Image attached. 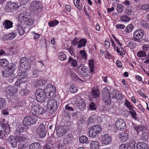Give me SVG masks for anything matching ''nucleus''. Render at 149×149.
I'll list each match as a JSON object with an SVG mask.
<instances>
[{
    "label": "nucleus",
    "mask_w": 149,
    "mask_h": 149,
    "mask_svg": "<svg viewBox=\"0 0 149 149\" xmlns=\"http://www.w3.org/2000/svg\"><path fill=\"white\" fill-rule=\"evenodd\" d=\"M17 31L19 33V34L21 35H23L25 33L24 29L22 28L21 25H19L18 26Z\"/></svg>",
    "instance_id": "5fc2aeb1"
},
{
    "label": "nucleus",
    "mask_w": 149,
    "mask_h": 149,
    "mask_svg": "<svg viewBox=\"0 0 149 149\" xmlns=\"http://www.w3.org/2000/svg\"><path fill=\"white\" fill-rule=\"evenodd\" d=\"M13 70L10 71L6 68L2 71V74L3 77H7L14 74Z\"/></svg>",
    "instance_id": "4be33fe9"
},
{
    "label": "nucleus",
    "mask_w": 149,
    "mask_h": 149,
    "mask_svg": "<svg viewBox=\"0 0 149 149\" xmlns=\"http://www.w3.org/2000/svg\"><path fill=\"white\" fill-rule=\"evenodd\" d=\"M18 8V6L15 3H12L10 1H8L5 7V10L6 12L10 13L13 12Z\"/></svg>",
    "instance_id": "9d476101"
},
{
    "label": "nucleus",
    "mask_w": 149,
    "mask_h": 149,
    "mask_svg": "<svg viewBox=\"0 0 149 149\" xmlns=\"http://www.w3.org/2000/svg\"><path fill=\"white\" fill-rule=\"evenodd\" d=\"M91 149H99V144L97 141H91L90 143Z\"/></svg>",
    "instance_id": "bb28decb"
},
{
    "label": "nucleus",
    "mask_w": 149,
    "mask_h": 149,
    "mask_svg": "<svg viewBox=\"0 0 149 149\" xmlns=\"http://www.w3.org/2000/svg\"><path fill=\"white\" fill-rule=\"evenodd\" d=\"M26 81V79L22 80L21 78L18 79L15 84V86H18L24 83Z\"/></svg>",
    "instance_id": "de8ad7c7"
},
{
    "label": "nucleus",
    "mask_w": 149,
    "mask_h": 149,
    "mask_svg": "<svg viewBox=\"0 0 149 149\" xmlns=\"http://www.w3.org/2000/svg\"><path fill=\"white\" fill-rule=\"evenodd\" d=\"M46 83V81L42 79H40L38 80L36 82V84L39 87H41L44 85Z\"/></svg>",
    "instance_id": "a18cd8bd"
},
{
    "label": "nucleus",
    "mask_w": 149,
    "mask_h": 149,
    "mask_svg": "<svg viewBox=\"0 0 149 149\" xmlns=\"http://www.w3.org/2000/svg\"><path fill=\"white\" fill-rule=\"evenodd\" d=\"M9 141H10L12 146L13 148L17 146V139L13 137H10Z\"/></svg>",
    "instance_id": "e433bc0d"
},
{
    "label": "nucleus",
    "mask_w": 149,
    "mask_h": 149,
    "mask_svg": "<svg viewBox=\"0 0 149 149\" xmlns=\"http://www.w3.org/2000/svg\"><path fill=\"white\" fill-rule=\"evenodd\" d=\"M22 72L20 73L18 75L19 78H21L22 80L26 79L27 81V77L28 76V73L26 71H23Z\"/></svg>",
    "instance_id": "2f4dec72"
},
{
    "label": "nucleus",
    "mask_w": 149,
    "mask_h": 149,
    "mask_svg": "<svg viewBox=\"0 0 149 149\" xmlns=\"http://www.w3.org/2000/svg\"><path fill=\"white\" fill-rule=\"evenodd\" d=\"M52 144L49 143H47L44 146L43 149H52Z\"/></svg>",
    "instance_id": "774afa93"
},
{
    "label": "nucleus",
    "mask_w": 149,
    "mask_h": 149,
    "mask_svg": "<svg viewBox=\"0 0 149 149\" xmlns=\"http://www.w3.org/2000/svg\"><path fill=\"white\" fill-rule=\"evenodd\" d=\"M37 133L39 135L40 138L44 137L45 136L47 130L45 129V125L43 123L41 124L37 129Z\"/></svg>",
    "instance_id": "ddd939ff"
},
{
    "label": "nucleus",
    "mask_w": 149,
    "mask_h": 149,
    "mask_svg": "<svg viewBox=\"0 0 149 149\" xmlns=\"http://www.w3.org/2000/svg\"><path fill=\"white\" fill-rule=\"evenodd\" d=\"M143 30L140 29H138L134 32L132 39L135 41L140 42H141L140 39L143 38Z\"/></svg>",
    "instance_id": "1a4fd4ad"
},
{
    "label": "nucleus",
    "mask_w": 149,
    "mask_h": 149,
    "mask_svg": "<svg viewBox=\"0 0 149 149\" xmlns=\"http://www.w3.org/2000/svg\"><path fill=\"white\" fill-rule=\"evenodd\" d=\"M36 120V118L32 116H27L24 118L22 123L23 124L26 125L28 126L33 124Z\"/></svg>",
    "instance_id": "f8f14e48"
},
{
    "label": "nucleus",
    "mask_w": 149,
    "mask_h": 149,
    "mask_svg": "<svg viewBox=\"0 0 149 149\" xmlns=\"http://www.w3.org/2000/svg\"><path fill=\"white\" fill-rule=\"evenodd\" d=\"M57 102L55 99H50L47 102V106L49 108V112L52 114L54 113L57 111L58 107Z\"/></svg>",
    "instance_id": "423d86ee"
},
{
    "label": "nucleus",
    "mask_w": 149,
    "mask_h": 149,
    "mask_svg": "<svg viewBox=\"0 0 149 149\" xmlns=\"http://www.w3.org/2000/svg\"><path fill=\"white\" fill-rule=\"evenodd\" d=\"M58 57L61 61H64L67 59L66 55L62 52H60L59 54Z\"/></svg>",
    "instance_id": "4d7b16f0"
},
{
    "label": "nucleus",
    "mask_w": 149,
    "mask_h": 149,
    "mask_svg": "<svg viewBox=\"0 0 149 149\" xmlns=\"http://www.w3.org/2000/svg\"><path fill=\"white\" fill-rule=\"evenodd\" d=\"M29 127L26 125L20 124L17 127L15 130V132L16 134L21 133L27 131Z\"/></svg>",
    "instance_id": "dca6fc26"
},
{
    "label": "nucleus",
    "mask_w": 149,
    "mask_h": 149,
    "mask_svg": "<svg viewBox=\"0 0 149 149\" xmlns=\"http://www.w3.org/2000/svg\"><path fill=\"white\" fill-rule=\"evenodd\" d=\"M55 130H56L57 135L61 137L65 135L68 130L66 129L65 126L59 125L55 127Z\"/></svg>",
    "instance_id": "9b49d317"
},
{
    "label": "nucleus",
    "mask_w": 149,
    "mask_h": 149,
    "mask_svg": "<svg viewBox=\"0 0 149 149\" xmlns=\"http://www.w3.org/2000/svg\"><path fill=\"white\" fill-rule=\"evenodd\" d=\"M129 113H130L134 119H135L136 118L137 114L135 111L134 110V109L132 110H130L129 111Z\"/></svg>",
    "instance_id": "69168bd1"
},
{
    "label": "nucleus",
    "mask_w": 149,
    "mask_h": 149,
    "mask_svg": "<svg viewBox=\"0 0 149 149\" xmlns=\"http://www.w3.org/2000/svg\"><path fill=\"white\" fill-rule=\"evenodd\" d=\"M44 91L48 98L53 97L56 95V88L54 85L50 84L47 85Z\"/></svg>",
    "instance_id": "7ed1b4c3"
},
{
    "label": "nucleus",
    "mask_w": 149,
    "mask_h": 149,
    "mask_svg": "<svg viewBox=\"0 0 149 149\" xmlns=\"http://www.w3.org/2000/svg\"><path fill=\"white\" fill-rule=\"evenodd\" d=\"M16 36V32H12L5 35L6 37L9 40H11L13 39Z\"/></svg>",
    "instance_id": "ea45409f"
},
{
    "label": "nucleus",
    "mask_w": 149,
    "mask_h": 149,
    "mask_svg": "<svg viewBox=\"0 0 149 149\" xmlns=\"http://www.w3.org/2000/svg\"><path fill=\"white\" fill-rule=\"evenodd\" d=\"M100 92L97 89L93 90L91 93V95L92 96L93 98L95 99L96 102L99 101Z\"/></svg>",
    "instance_id": "6ab92c4d"
},
{
    "label": "nucleus",
    "mask_w": 149,
    "mask_h": 149,
    "mask_svg": "<svg viewBox=\"0 0 149 149\" xmlns=\"http://www.w3.org/2000/svg\"><path fill=\"white\" fill-rule=\"evenodd\" d=\"M59 23V22L56 19L53 20L49 21L48 22V25L50 27H53L56 26Z\"/></svg>",
    "instance_id": "c03bdc74"
},
{
    "label": "nucleus",
    "mask_w": 149,
    "mask_h": 149,
    "mask_svg": "<svg viewBox=\"0 0 149 149\" xmlns=\"http://www.w3.org/2000/svg\"><path fill=\"white\" fill-rule=\"evenodd\" d=\"M80 2V0H74V5L79 10H81V6L79 5Z\"/></svg>",
    "instance_id": "e2e57ef3"
},
{
    "label": "nucleus",
    "mask_w": 149,
    "mask_h": 149,
    "mask_svg": "<svg viewBox=\"0 0 149 149\" xmlns=\"http://www.w3.org/2000/svg\"><path fill=\"white\" fill-rule=\"evenodd\" d=\"M134 26L132 24H129L126 27L125 31L127 33H129L132 30Z\"/></svg>",
    "instance_id": "bf43d9fd"
},
{
    "label": "nucleus",
    "mask_w": 149,
    "mask_h": 149,
    "mask_svg": "<svg viewBox=\"0 0 149 149\" xmlns=\"http://www.w3.org/2000/svg\"><path fill=\"white\" fill-rule=\"evenodd\" d=\"M6 68L10 71L11 70H13L14 72V70L17 67L15 64L13 63H8Z\"/></svg>",
    "instance_id": "c9c22d12"
},
{
    "label": "nucleus",
    "mask_w": 149,
    "mask_h": 149,
    "mask_svg": "<svg viewBox=\"0 0 149 149\" xmlns=\"http://www.w3.org/2000/svg\"><path fill=\"white\" fill-rule=\"evenodd\" d=\"M6 101L4 98L0 97V109L5 107L6 106Z\"/></svg>",
    "instance_id": "4c0bfd02"
},
{
    "label": "nucleus",
    "mask_w": 149,
    "mask_h": 149,
    "mask_svg": "<svg viewBox=\"0 0 149 149\" xmlns=\"http://www.w3.org/2000/svg\"><path fill=\"white\" fill-rule=\"evenodd\" d=\"M148 134L146 132H143V133L141 136V139L145 141H146L148 139Z\"/></svg>",
    "instance_id": "864d4df0"
},
{
    "label": "nucleus",
    "mask_w": 149,
    "mask_h": 149,
    "mask_svg": "<svg viewBox=\"0 0 149 149\" xmlns=\"http://www.w3.org/2000/svg\"><path fill=\"white\" fill-rule=\"evenodd\" d=\"M67 63L68 64H70L72 66L74 67H76L78 65V63L77 60L70 56H69L68 58V60Z\"/></svg>",
    "instance_id": "b1692460"
},
{
    "label": "nucleus",
    "mask_w": 149,
    "mask_h": 149,
    "mask_svg": "<svg viewBox=\"0 0 149 149\" xmlns=\"http://www.w3.org/2000/svg\"><path fill=\"white\" fill-rule=\"evenodd\" d=\"M42 147L41 145L38 142L33 143L29 146V149H41Z\"/></svg>",
    "instance_id": "a878e982"
},
{
    "label": "nucleus",
    "mask_w": 149,
    "mask_h": 149,
    "mask_svg": "<svg viewBox=\"0 0 149 149\" xmlns=\"http://www.w3.org/2000/svg\"><path fill=\"white\" fill-rule=\"evenodd\" d=\"M132 7H129L128 6L126 10H125V14L127 15H130L132 14Z\"/></svg>",
    "instance_id": "37998d69"
},
{
    "label": "nucleus",
    "mask_w": 149,
    "mask_h": 149,
    "mask_svg": "<svg viewBox=\"0 0 149 149\" xmlns=\"http://www.w3.org/2000/svg\"><path fill=\"white\" fill-rule=\"evenodd\" d=\"M70 74L72 78L74 79V80L77 81L78 79L81 80L75 72L72 70L70 71Z\"/></svg>",
    "instance_id": "8fccbe9b"
},
{
    "label": "nucleus",
    "mask_w": 149,
    "mask_h": 149,
    "mask_svg": "<svg viewBox=\"0 0 149 149\" xmlns=\"http://www.w3.org/2000/svg\"><path fill=\"white\" fill-rule=\"evenodd\" d=\"M115 125L118 130H122L126 128V126L124 120L122 119H118L115 123Z\"/></svg>",
    "instance_id": "2eb2a0df"
},
{
    "label": "nucleus",
    "mask_w": 149,
    "mask_h": 149,
    "mask_svg": "<svg viewBox=\"0 0 149 149\" xmlns=\"http://www.w3.org/2000/svg\"><path fill=\"white\" fill-rule=\"evenodd\" d=\"M31 112L33 115H39L44 114L46 110L42 107L39 104H33Z\"/></svg>",
    "instance_id": "20e7f679"
},
{
    "label": "nucleus",
    "mask_w": 149,
    "mask_h": 149,
    "mask_svg": "<svg viewBox=\"0 0 149 149\" xmlns=\"http://www.w3.org/2000/svg\"><path fill=\"white\" fill-rule=\"evenodd\" d=\"M70 90L72 93H74L77 91L78 88L74 85L71 84L70 86Z\"/></svg>",
    "instance_id": "6e6d98bb"
},
{
    "label": "nucleus",
    "mask_w": 149,
    "mask_h": 149,
    "mask_svg": "<svg viewBox=\"0 0 149 149\" xmlns=\"http://www.w3.org/2000/svg\"><path fill=\"white\" fill-rule=\"evenodd\" d=\"M18 91V88L14 86H8L5 89L8 96L10 98H12L17 93Z\"/></svg>",
    "instance_id": "6e6552de"
},
{
    "label": "nucleus",
    "mask_w": 149,
    "mask_h": 149,
    "mask_svg": "<svg viewBox=\"0 0 149 149\" xmlns=\"http://www.w3.org/2000/svg\"><path fill=\"white\" fill-rule=\"evenodd\" d=\"M32 76L34 77H37L40 76L42 73L41 70L36 69H33L32 70Z\"/></svg>",
    "instance_id": "7c9ffc66"
},
{
    "label": "nucleus",
    "mask_w": 149,
    "mask_h": 149,
    "mask_svg": "<svg viewBox=\"0 0 149 149\" xmlns=\"http://www.w3.org/2000/svg\"><path fill=\"white\" fill-rule=\"evenodd\" d=\"M66 50L70 53L71 56H74L75 54L74 52L75 49L73 46H70L69 47L67 48Z\"/></svg>",
    "instance_id": "79ce46f5"
},
{
    "label": "nucleus",
    "mask_w": 149,
    "mask_h": 149,
    "mask_svg": "<svg viewBox=\"0 0 149 149\" xmlns=\"http://www.w3.org/2000/svg\"><path fill=\"white\" fill-rule=\"evenodd\" d=\"M30 13L27 12H23L19 15L18 18L26 24V27H29L30 25H32L34 24V19L31 18Z\"/></svg>",
    "instance_id": "f257e3e1"
},
{
    "label": "nucleus",
    "mask_w": 149,
    "mask_h": 149,
    "mask_svg": "<svg viewBox=\"0 0 149 149\" xmlns=\"http://www.w3.org/2000/svg\"><path fill=\"white\" fill-rule=\"evenodd\" d=\"M8 64V61L6 59H0V65L6 67Z\"/></svg>",
    "instance_id": "09e8293b"
},
{
    "label": "nucleus",
    "mask_w": 149,
    "mask_h": 149,
    "mask_svg": "<svg viewBox=\"0 0 149 149\" xmlns=\"http://www.w3.org/2000/svg\"><path fill=\"white\" fill-rule=\"evenodd\" d=\"M124 105L130 110H132L134 109L133 106L132 105L131 103L127 100H125Z\"/></svg>",
    "instance_id": "a19ab883"
},
{
    "label": "nucleus",
    "mask_w": 149,
    "mask_h": 149,
    "mask_svg": "<svg viewBox=\"0 0 149 149\" xmlns=\"http://www.w3.org/2000/svg\"><path fill=\"white\" fill-rule=\"evenodd\" d=\"M119 137L121 142L125 141L128 138V133L127 132H123L120 134Z\"/></svg>",
    "instance_id": "412c9836"
},
{
    "label": "nucleus",
    "mask_w": 149,
    "mask_h": 149,
    "mask_svg": "<svg viewBox=\"0 0 149 149\" xmlns=\"http://www.w3.org/2000/svg\"><path fill=\"white\" fill-rule=\"evenodd\" d=\"M72 106H73L72 104H68L65 106V109L66 110L70 111H73L74 108Z\"/></svg>",
    "instance_id": "13d9d810"
},
{
    "label": "nucleus",
    "mask_w": 149,
    "mask_h": 149,
    "mask_svg": "<svg viewBox=\"0 0 149 149\" xmlns=\"http://www.w3.org/2000/svg\"><path fill=\"white\" fill-rule=\"evenodd\" d=\"M13 23L11 21L8 19L5 20L3 23L4 28L7 29L12 28L13 26Z\"/></svg>",
    "instance_id": "393cba45"
},
{
    "label": "nucleus",
    "mask_w": 149,
    "mask_h": 149,
    "mask_svg": "<svg viewBox=\"0 0 149 149\" xmlns=\"http://www.w3.org/2000/svg\"><path fill=\"white\" fill-rule=\"evenodd\" d=\"M31 6L34 10L37 11L38 13L42 10V6L40 2L38 1L34 0L31 3Z\"/></svg>",
    "instance_id": "4468645a"
},
{
    "label": "nucleus",
    "mask_w": 149,
    "mask_h": 149,
    "mask_svg": "<svg viewBox=\"0 0 149 149\" xmlns=\"http://www.w3.org/2000/svg\"><path fill=\"white\" fill-rule=\"evenodd\" d=\"M74 138L72 133H69L65 137L63 140V143L65 144H70L73 141Z\"/></svg>",
    "instance_id": "aec40b11"
},
{
    "label": "nucleus",
    "mask_w": 149,
    "mask_h": 149,
    "mask_svg": "<svg viewBox=\"0 0 149 149\" xmlns=\"http://www.w3.org/2000/svg\"><path fill=\"white\" fill-rule=\"evenodd\" d=\"M148 147L147 144L144 142H138L136 143V148L138 149H141Z\"/></svg>",
    "instance_id": "f704fd0d"
},
{
    "label": "nucleus",
    "mask_w": 149,
    "mask_h": 149,
    "mask_svg": "<svg viewBox=\"0 0 149 149\" xmlns=\"http://www.w3.org/2000/svg\"><path fill=\"white\" fill-rule=\"evenodd\" d=\"M79 141L81 143L88 144L89 143V141L88 137L85 135H83L79 137Z\"/></svg>",
    "instance_id": "c85d7f7f"
},
{
    "label": "nucleus",
    "mask_w": 149,
    "mask_h": 149,
    "mask_svg": "<svg viewBox=\"0 0 149 149\" xmlns=\"http://www.w3.org/2000/svg\"><path fill=\"white\" fill-rule=\"evenodd\" d=\"M77 106L81 111H84L86 109V104L85 102L83 100L81 102L78 103L77 104Z\"/></svg>",
    "instance_id": "72a5a7b5"
},
{
    "label": "nucleus",
    "mask_w": 149,
    "mask_h": 149,
    "mask_svg": "<svg viewBox=\"0 0 149 149\" xmlns=\"http://www.w3.org/2000/svg\"><path fill=\"white\" fill-rule=\"evenodd\" d=\"M124 8L123 5L120 4H118L116 7L117 12L118 13H120L123 11Z\"/></svg>",
    "instance_id": "3c124183"
},
{
    "label": "nucleus",
    "mask_w": 149,
    "mask_h": 149,
    "mask_svg": "<svg viewBox=\"0 0 149 149\" xmlns=\"http://www.w3.org/2000/svg\"><path fill=\"white\" fill-rule=\"evenodd\" d=\"M102 98L103 101L107 104H111V100L109 91L108 89L105 87L102 91Z\"/></svg>",
    "instance_id": "0eeeda50"
},
{
    "label": "nucleus",
    "mask_w": 149,
    "mask_h": 149,
    "mask_svg": "<svg viewBox=\"0 0 149 149\" xmlns=\"http://www.w3.org/2000/svg\"><path fill=\"white\" fill-rule=\"evenodd\" d=\"M30 62H27L26 63V65L24 64L22 66H19L20 69H21L22 71H27L29 69H30L31 67Z\"/></svg>",
    "instance_id": "c756f323"
},
{
    "label": "nucleus",
    "mask_w": 149,
    "mask_h": 149,
    "mask_svg": "<svg viewBox=\"0 0 149 149\" xmlns=\"http://www.w3.org/2000/svg\"><path fill=\"white\" fill-rule=\"evenodd\" d=\"M86 42L87 40L86 39H81L78 42L77 47L80 48L83 46H85Z\"/></svg>",
    "instance_id": "473e14b6"
},
{
    "label": "nucleus",
    "mask_w": 149,
    "mask_h": 149,
    "mask_svg": "<svg viewBox=\"0 0 149 149\" xmlns=\"http://www.w3.org/2000/svg\"><path fill=\"white\" fill-rule=\"evenodd\" d=\"M29 62L28 59L26 57H23L21 58L20 60L19 61L20 66L25 64L26 63Z\"/></svg>",
    "instance_id": "603ef678"
},
{
    "label": "nucleus",
    "mask_w": 149,
    "mask_h": 149,
    "mask_svg": "<svg viewBox=\"0 0 149 149\" xmlns=\"http://www.w3.org/2000/svg\"><path fill=\"white\" fill-rule=\"evenodd\" d=\"M119 149H129L127 143H124L119 146Z\"/></svg>",
    "instance_id": "052dcab7"
},
{
    "label": "nucleus",
    "mask_w": 149,
    "mask_h": 149,
    "mask_svg": "<svg viewBox=\"0 0 149 149\" xmlns=\"http://www.w3.org/2000/svg\"><path fill=\"white\" fill-rule=\"evenodd\" d=\"M146 55V54L144 51H141L137 53V56L139 57H144Z\"/></svg>",
    "instance_id": "338daca9"
},
{
    "label": "nucleus",
    "mask_w": 149,
    "mask_h": 149,
    "mask_svg": "<svg viewBox=\"0 0 149 149\" xmlns=\"http://www.w3.org/2000/svg\"><path fill=\"white\" fill-rule=\"evenodd\" d=\"M88 130L89 136L92 138L98 137L102 131L101 126L98 125H95L89 127Z\"/></svg>",
    "instance_id": "f03ea898"
},
{
    "label": "nucleus",
    "mask_w": 149,
    "mask_h": 149,
    "mask_svg": "<svg viewBox=\"0 0 149 149\" xmlns=\"http://www.w3.org/2000/svg\"><path fill=\"white\" fill-rule=\"evenodd\" d=\"M44 91L41 89H38L36 90L35 95L37 101L41 103L44 102L45 100V97H47Z\"/></svg>",
    "instance_id": "39448f33"
},
{
    "label": "nucleus",
    "mask_w": 149,
    "mask_h": 149,
    "mask_svg": "<svg viewBox=\"0 0 149 149\" xmlns=\"http://www.w3.org/2000/svg\"><path fill=\"white\" fill-rule=\"evenodd\" d=\"M20 94L22 96H26L29 94V91L26 89H24L21 91Z\"/></svg>",
    "instance_id": "0e129e2a"
},
{
    "label": "nucleus",
    "mask_w": 149,
    "mask_h": 149,
    "mask_svg": "<svg viewBox=\"0 0 149 149\" xmlns=\"http://www.w3.org/2000/svg\"><path fill=\"white\" fill-rule=\"evenodd\" d=\"M102 144L108 145L111 143L112 138L108 134H105L102 135Z\"/></svg>",
    "instance_id": "f3484780"
},
{
    "label": "nucleus",
    "mask_w": 149,
    "mask_h": 149,
    "mask_svg": "<svg viewBox=\"0 0 149 149\" xmlns=\"http://www.w3.org/2000/svg\"><path fill=\"white\" fill-rule=\"evenodd\" d=\"M120 19L121 21L127 22L130 20V18L126 15L121 16L120 17Z\"/></svg>",
    "instance_id": "49530a36"
},
{
    "label": "nucleus",
    "mask_w": 149,
    "mask_h": 149,
    "mask_svg": "<svg viewBox=\"0 0 149 149\" xmlns=\"http://www.w3.org/2000/svg\"><path fill=\"white\" fill-rule=\"evenodd\" d=\"M78 70L79 71L81 70L82 71V72H81L82 76L84 77H86L88 75V73H89V71L88 68L86 66H85L84 64H81L78 67Z\"/></svg>",
    "instance_id": "a211bd4d"
},
{
    "label": "nucleus",
    "mask_w": 149,
    "mask_h": 149,
    "mask_svg": "<svg viewBox=\"0 0 149 149\" xmlns=\"http://www.w3.org/2000/svg\"><path fill=\"white\" fill-rule=\"evenodd\" d=\"M127 143L129 149H135L136 147V142L134 138H131L129 142Z\"/></svg>",
    "instance_id": "cd10ccee"
},
{
    "label": "nucleus",
    "mask_w": 149,
    "mask_h": 149,
    "mask_svg": "<svg viewBox=\"0 0 149 149\" xmlns=\"http://www.w3.org/2000/svg\"><path fill=\"white\" fill-rule=\"evenodd\" d=\"M90 109L91 111H95L97 109L95 103L94 102L91 103L89 105Z\"/></svg>",
    "instance_id": "680f3d73"
},
{
    "label": "nucleus",
    "mask_w": 149,
    "mask_h": 149,
    "mask_svg": "<svg viewBox=\"0 0 149 149\" xmlns=\"http://www.w3.org/2000/svg\"><path fill=\"white\" fill-rule=\"evenodd\" d=\"M113 98H115L118 100H121L123 98L121 94L117 93L116 90H114L111 93Z\"/></svg>",
    "instance_id": "5701e85b"
},
{
    "label": "nucleus",
    "mask_w": 149,
    "mask_h": 149,
    "mask_svg": "<svg viewBox=\"0 0 149 149\" xmlns=\"http://www.w3.org/2000/svg\"><path fill=\"white\" fill-rule=\"evenodd\" d=\"M89 62L88 64L89 66L90 70L91 72L93 73L94 72V60L91 59L90 60H88Z\"/></svg>",
    "instance_id": "58836bf2"
}]
</instances>
